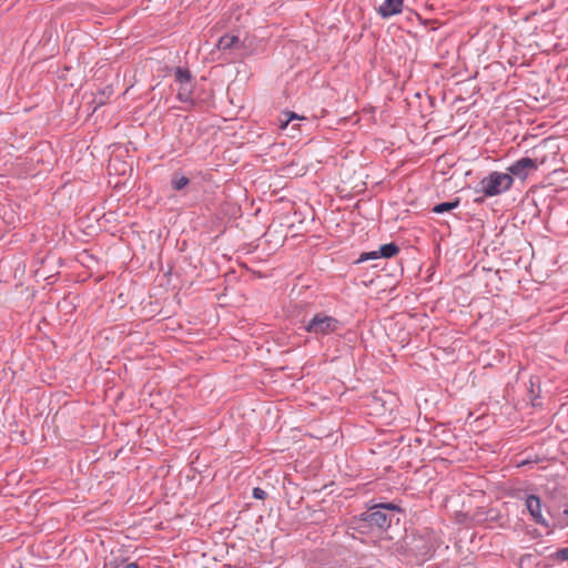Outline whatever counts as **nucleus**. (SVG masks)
I'll list each match as a JSON object with an SVG mask.
<instances>
[{
	"mask_svg": "<svg viewBox=\"0 0 568 568\" xmlns=\"http://www.w3.org/2000/svg\"><path fill=\"white\" fill-rule=\"evenodd\" d=\"M514 179L508 173L491 172L480 181V190L485 196H496L508 191Z\"/></svg>",
	"mask_w": 568,
	"mask_h": 568,
	"instance_id": "f257e3e1",
	"label": "nucleus"
},
{
	"mask_svg": "<svg viewBox=\"0 0 568 568\" xmlns=\"http://www.w3.org/2000/svg\"><path fill=\"white\" fill-rule=\"evenodd\" d=\"M304 328L316 336L328 335L336 333L341 328V323L333 316L317 313L305 324Z\"/></svg>",
	"mask_w": 568,
	"mask_h": 568,
	"instance_id": "f03ea898",
	"label": "nucleus"
},
{
	"mask_svg": "<svg viewBox=\"0 0 568 568\" xmlns=\"http://www.w3.org/2000/svg\"><path fill=\"white\" fill-rule=\"evenodd\" d=\"M386 509L399 510V508L393 504L377 505L363 514V520L371 527L381 529L387 528L390 526L392 519L386 513Z\"/></svg>",
	"mask_w": 568,
	"mask_h": 568,
	"instance_id": "7ed1b4c3",
	"label": "nucleus"
},
{
	"mask_svg": "<svg viewBox=\"0 0 568 568\" xmlns=\"http://www.w3.org/2000/svg\"><path fill=\"white\" fill-rule=\"evenodd\" d=\"M538 169V164L530 158H523L508 168V174L525 180L531 171Z\"/></svg>",
	"mask_w": 568,
	"mask_h": 568,
	"instance_id": "20e7f679",
	"label": "nucleus"
},
{
	"mask_svg": "<svg viewBox=\"0 0 568 568\" xmlns=\"http://www.w3.org/2000/svg\"><path fill=\"white\" fill-rule=\"evenodd\" d=\"M526 507H527V510L529 511L531 518L537 524L546 526V527L548 526V523L541 513V500L539 497H537L535 495H529L526 498Z\"/></svg>",
	"mask_w": 568,
	"mask_h": 568,
	"instance_id": "39448f33",
	"label": "nucleus"
},
{
	"mask_svg": "<svg viewBox=\"0 0 568 568\" xmlns=\"http://www.w3.org/2000/svg\"><path fill=\"white\" fill-rule=\"evenodd\" d=\"M404 0H385L378 8V13L383 18H389L392 16L402 12Z\"/></svg>",
	"mask_w": 568,
	"mask_h": 568,
	"instance_id": "423d86ee",
	"label": "nucleus"
},
{
	"mask_svg": "<svg viewBox=\"0 0 568 568\" xmlns=\"http://www.w3.org/2000/svg\"><path fill=\"white\" fill-rule=\"evenodd\" d=\"M240 45V39L236 36L225 34L220 38L217 42V49L221 51H227Z\"/></svg>",
	"mask_w": 568,
	"mask_h": 568,
	"instance_id": "0eeeda50",
	"label": "nucleus"
},
{
	"mask_svg": "<svg viewBox=\"0 0 568 568\" xmlns=\"http://www.w3.org/2000/svg\"><path fill=\"white\" fill-rule=\"evenodd\" d=\"M458 205H459L458 200H455L453 202H443V203L435 205L433 207V212L437 213V214H442V213H445V212H448V211H452V210L458 207Z\"/></svg>",
	"mask_w": 568,
	"mask_h": 568,
	"instance_id": "6e6552de",
	"label": "nucleus"
},
{
	"mask_svg": "<svg viewBox=\"0 0 568 568\" xmlns=\"http://www.w3.org/2000/svg\"><path fill=\"white\" fill-rule=\"evenodd\" d=\"M175 79L180 83V85L190 87L191 84V74L187 70L178 68L175 71Z\"/></svg>",
	"mask_w": 568,
	"mask_h": 568,
	"instance_id": "1a4fd4ad",
	"label": "nucleus"
},
{
	"mask_svg": "<svg viewBox=\"0 0 568 568\" xmlns=\"http://www.w3.org/2000/svg\"><path fill=\"white\" fill-rule=\"evenodd\" d=\"M379 255L382 257H392L398 252V247L394 243L384 244L379 247Z\"/></svg>",
	"mask_w": 568,
	"mask_h": 568,
	"instance_id": "9d476101",
	"label": "nucleus"
},
{
	"mask_svg": "<svg viewBox=\"0 0 568 568\" xmlns=\"http://www.w3.org/2000/svg\"><path fill=\"white\" fill-rule=\"evenodd\" d=\"M191 91H192V84H190V87H186L185 84L184 85H181L180 89H179V99L181 101H187L191 97Z\"/></svg>",
	"mask_w": 568,
	"mask_h": 568,
	"instance_id": "9b49d317",
	"label": "nucleus"
},
{
	"mask_svg": "<svg viewBox=\"0 0 568 568\" xmlns=\"http://www.w3.org/2000/svg\"><path fill=\"white\" fill-rule=\"evenodd\" d=\"M189 182H190L189 179L185 176H175L172 180V185L175 190H182L183 187H185L189 184Z\"/></svg>",
	"mask_w": 568,
	"mask_h": 568,
	"instance_id": "f8f14e48",
	"label": "nucleus"
},
{
	"mask_svg": "<svg viewBox=\"0 0 568 568\" xmlns=\"http://www.w3.org/2000/svg\"><path fill=\"white\" fill-rule=\"evenodd\" d=\"M293 120H304V118L292 112L286 120H281V129L285 130Z\"/></svg>",
	"mask_w": 568,
	"mask_h": 568,
	"instance_id": "ddd939ff",
	"label": "nucleus"
},
{
	"mask_svg": "<svg viewBox=\"0 0 568 568\" xmlns=\"http://www.w3.org/2000/svg\"><path fill=\"white\" fill-rule=\"evenodd\" d=\"M381 255H379V251H372V252H368V253H363L361 255V258H359V262H363V261H366V260H375V258H378Z\"/></svg>",
	"mask_w": 568,
	"mask_h": 568,
	"instance_id": "4468645a",
	"label": "nucleus"
},
{
	"mask_svg": "<svg viewBox=\"0 0 568 568\" xmlns=\"http://www.w3.org/2000/svg\"><path fill=\"white\" fill-rule=\"evenodd\" d=\"M265 496H266V493L262 488L255 487L253 489V497L254 498H256V499H264Z\"/></svg>",
	"mask_w": 568,
	"mask_h": 568,
	"instance_id": "2eb2a0df",
	"label": "nucleus"
},
{
	"mask_svg": "<svg viewBox=\"0 0 568 568\" xmlns=\"http://www.w3.org/2000/svg\"><path fill=\"white\" fill-rule=\"evenodd\" d=\"M561 526L562 527L568 526V509H566L562 514Z\"/></svg>",
	"mask_w": 568,
	"mask_h": 568,
	"instance_id": "dca6fc26",
	"label": "nucleus"
},
{
	"mask_svg": "<svg viewBox=\"0 0 568 568\" xmlns=\"http://www.w3.org/2000/svg\"><path fill=\"white\" fill-rule=\"evenodd\" d=\"M558 556H559L561 559H568V548L560 549V550L558 551Z\"/></svg>",
	"mask_w": 568,
	"mask_h": 568,
	"instance_id": "f3484780",
	"label": "nucleus"
},
{
	"mask_svg": "<svg viewBox=\"0 0 568 568\" xmlns=\"http://www.w3.org/2000/svg\"><path fill=\"white\" fill-rule=\"evenodd\" d=\"M120 568H139V566L135 562H130V564H126V565H124L123 567H120Z\"/></svg>",
	"mask_w": 568,
	"mask_h": 568,
	"instance_id": "a211bd4d",
	"label": "nucleus"
}]
</instances>
